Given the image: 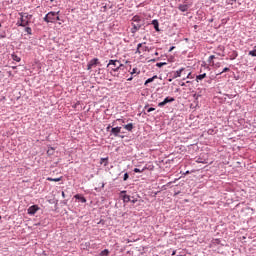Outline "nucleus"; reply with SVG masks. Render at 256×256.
<instances>
[{
  "label": "nucleus",
  "mask_w": 256,
  "mask_h": 256,
  "mask_svg": "<svg viewBox=\"0 0 256 256\" xmlns=\"http://www.w3.org/2000/svg\"><path fill=\"white\" fill-rule=\"evenodd\" d=\"M31 19H33V15L27 12L20 13V27H29Z\"/></svg>",
  "instance_id": "1"
},
{
  "label": "nucleus",
  "mask_w": 256,
  "mask_h": 256,
  "mask_svg": "<svg viewBox=\"0 0 256 256\" xmlns=\"http://www.w3.org/2000/svg\"><path fill=\"white\" fill-rule=\"evenodd\" d=\"M108 69H111V71L117 72L122 67H125L119 60H109V63L107 64Z\"/></svg>",
  "instance_id": "2"
},
{
  "label": "nucleus",
  "mask_w": 256,
  "mask_h": 256,
  "mask_svg": "<svg viewBox=\"0 0 256 256\" xmlns=\"http://www.w3.org/2000/svg\"><path fill=\"white\" fill-rule=\"evenodd\" d=\"M59 15V12H49L45 17L44 21L46 23H55V17Z\"/></svg>",
  "instance_id": "3"
},
{
  "label": "nucleus",
  "mask_w": 256,
  "mask_h": 256,
  "mask_svg": "<svg viewBox=\"0 0 256 256\" xmlns=\"http://www.w3.org/2000/svg\"><path fill=\"white\" fill-rule=\"evenodd\" d=\"M97 65H99V59L93 58L92 60L89 61L87 65L88 71H91V69H93V67H97Z\"/></svg>",
  "instance_id": "4"
},
{
  "label": "nucleus",
  "mask_w": 256,
  "mask_h": 256,
  "mask_svg": "<svg viewBox=\"0 0 256 256\" xmlns=\"http://www.w3.org/2000/svg\"><path fill=\"white\" fill-rule=\"evenodd\" d=\"M173 101H175V98L166 97L164 101L158 103V107H165L167 103H173Z\"/></svg>",
  "instance_id": "5"
},
{
  "label": "nucleus",
  "mask_w": 256,
  "mask_h": 256,
  "mask_svg": "<svg viewBox=\"0 0 256 256\" xmlns=\"http://www.w3.org/2000/svg\"><path fill=\"white\" fill-rule=\"evenodd\" d=\"M39 211V206L37 205H32L28 208V215H35Z\"/></svg>",
  "instance_id": "6"
},
{
  "label": "nucleus",
  "mask_w": 256,
  "mask_h": 256,
  "mask_svg": "<svg viewBox=\"0 0 256 256\" xmlns=\"http://www.w3.org/2000/svg\"><path fill=\"white\" fill-rule=\"evenodd\" d=\"M142 51H147V46H143V44L139 43L137 45V50L136 53H138L139 55H141Z\"/></svg>",
  "instance_id": "7"
},
{
  "label": "nucleus",
  "mask_w": 256,
  "mask_h": 256,
  "mask_svg": "<svg viewBox=\"0 0 256 256\" xmlns=\"http://www.w3.org/2000/svg\"><path fill=\"white\" fill-rule=\"evenodd\" d=\"M111 133L114 135V137H119V133H121V127L112 128Z\"/></svg>",
  "instance_id": "8"
},
{
  "label": "nucleus",
  "mask_w": 256,
  "mask_h": 256,
  "mask_svg": "<svg viewBox=\"0 0 256 256\" xmlns=\"http://www.w3.org/2000/svg\"><path fill=\"white\" fill-rule=\"evenodd\" d=\"M125 193H127V191H122L121 192V195H123L122 196L123 197V201H124V203H129V201H131V196H129V195L125 194Z\"/></svg>",
  "instance_id": "9"
},
{
  "label": "nucleus",
  "mask_w": 256,
  "mask_h": 256,
  "mask_svg": "<svg viewBox=\"0 0 256 256\" xmlns=\"http://www.w3.org/2000/svg\"><path fill=\"white\" fill-rule=\"evenodd\" d=\"M183 72H185V68H181L174 72V79H177L183 75Z\"/></svg>",
  "instance_id": "10"
},
{
  "label": "nucleus",
  "mask_w": 256,
  "mask_h": 256,
  "mask_svg": "<svg viewBox=\"0 0 256 256\" xmlns=\"http://www.w3.org/2000/svg\"><path fill=\"white\" fill-rule=\"evenodd\" d=\"M179 11H182V13H185L186 11H189V5L187 4H181L179 7H178Z\"/></svg>",
  "instance_id": "11"
},
{
  "label": "nucleus",
  "mask_w": 256,
  "mask_h": 256,
  "mask_svg": "<svg viewBox=\"0 0 256 256\" xmlns=\"http://www.w3.org/2000/svg\"><path fill=\"white\" fill-rule=\"evenodd\" d=\"M74 198L77 199L78 201H81V203H87V199L81 196L80 194H76Z\"/></svg>",
  "instance_id": "12"
},
{
  "label": "nucleus",
  "mask_w": 256,
  "mask_h": 256,
  "mask_svg": "<svg viewBox=\"0 0 256 256\" xmlns=\"http://www.w3.org/2000/svg\"><path fill=\"white\" fill-rule=\"evenodd\" d=\"M205 77H207V73L197 75L196 76V83H199V81H203V79H205Z\"/></svg>",
  "instance_id": "13"
},
{
  "label": "nucleus",
  "mask_w": 256,
  "mask_h": 256,
  "mask_svg": "<svg viewBox=\"0 0 256 256\" xmlns=\"http://www.w3.org/2000/svg\"><path fill=\"white\" fill-rule=\"evenodd\" d=\"M132 33H136V31H139L141 29V25L132 23Z\"/></svg>",
  "instance_id": "14"
},
{
  "label": "nucleus",
  "mask_w": 256,
  "mask_h": 256,
  "mask_svg": "<svg viewBox=\"0 0 256 256\" xmlns=\"http://www.w3.org/2000/svg\"><path fill=\"white\" fill-rule=\"evenodd\" d=\"M11 58L13 61H16L17 63H19L21 61V57L17 56V54L13 53L11 55Z\"/></svg>",
  "instance_id": "15"
},
{
  "label": "nucleus",
  "mask_w": 256,
  "mask_h": 256,
  "mask_svg": "<svg viewBox=\"0 0 256 256\" xmlns=\"http://www.w3.org/2000/svg\"><path fill=\"white\" fill-rule=\"evenodd\" d=\"M155 79H157V75L153 76L152 78H148L144 85H149V83H153V81H155Z\"/></svg>",
  "instance_id": "16"
},
{
  "label": "nucleus",
  "mask_w": 256,
  "mask_h": 256,
  "mask_svg": "<svg viewBox=\"0 0 256 256\" xmlns=\"http://www.w3.org/2000/svg\"><path fill=\"white\" fill-rule=\"evenodd\" d=\"M124 129H126V131H133V123L124 125Z\"/></svg>",
  "instance_id": "17"
},
{
  "label": "nucleus",
  "mask_w": 256,
  "mask_h": 256,
  "mask_svg": "<svg viewBox=\"0 0 256 256\" xmlns=\"http://www.w3.org/2000/svg\"><path fill=\"white\" fill-rule=\"evenodd\" d=\"M152 25H154L155 31H159V21L153 20Z\"/></svg>",
  "instance_id": "18"
},
{
  "label": "nucleus",
  "mask_w": 256,
  "mask_h": 256,
  "mask_svg": "<svg viewBox=\"0 0 256 256\" xmlns=\"http://www.w3.org/2000/svg\"><path fill=\"white\" fill-rule=\"evenodd\" d=\"M55 154V148L53 147H50L47 151V155L51 156V155H54Z\"/></svg>",
  "instance_id": "19"
},
{
  "label": "nucleus",
  "mask_w": 256,
  "mask_h": 256,
  "mask_svg": "<svg viewBox=\"0 0 256 256\" xmlns=\"http://www.w3.org/2000/svg\"><path fill=\"white\" fill-rule=\"evenodd\" d=\"M25 32H26L28 35H33V30H32L31 27H29V26H26Z\"/></svg>",
  "instance_id": "20"
},
{
  "label": "nucleus",
  "mask_w": 256,
  "mask_h": 256,
  "mask_svg": "<svg viewBox=\"0 0 256 256\" xmlns=\"http://www.w3.org/2000/svg\"><path fill=\"white\" fill-rule=\"evenodd\" d=\"M47 181H54L55 183H58V181H61V177H60V178H51V177H48V178H47Z\"/></svg>",
  "instance_id": "21"
},
{
  "label": "nucleus",
  "mask_w": 256,
  "mask_h": 256,
  "mask_svg": "<svg viewBox=\"0 0 256 256\" xmlns=\"http://www.w3.org/2000/svg\"><path fill=\"white\" fill-rule=\"evenodd\" d=\"M185 79H193V77H191V71L188 70V73L186 74V77L183 78V81H185Z\"/></svg>",
  "instance_id": "22"
},
{
  "label": "nucleus",
  "mask_w": 256,
  "mask_h": 256,
  "mask_svg": "<svg viewBox=\"0 0 256 256\" xmlns=\"http://www.w3.org/2000/svg\"><path fill=\"white\" fill-rule=\"evenodd\" d=\"M248 55L251 57H256V49L249 51Z\"/></svg>",
  "instance_id": "23"
},
{
  "label": "nucleus",
  "mask_w": 256,
  "mask_h": 256,
  "mask_svg": "<svg viewBox=\"0 0 256 256\" xmlns=\"http://www.w3.org/2000/svg\"><path fill=\"white\" fill-rule=\"evenodd\" d=\"M101 256H107L109 255V250L105 249L100 253Z\"/></svg>",
  "instance_id": "24"
},
{
  "label": "nucleus",
  "mask_w": 256,
  "mask_h": 256,
  "mask_svg": "<svg viewBox=\"0 0 256 256\" xmlns=\"http://www.w3.org/2000/svg\"><path fill=\"white\" fill-rule=\"evenodd\" d=\"M143 171H145V168H143L142 170L139 168H134V173H143Z\"/></svg>",
  "instance_id": "25"
},
{
  "label": "nucleus",
  "mask_w": 256,
  "mask_h": 256,
  "mask_svg": "<svg viewBox=\"0 0 256 256\" xmlns=\"http://www.w3.org/2000/svg\"><path fill=\"white\" fill-rule=\"evenodd\" d=\"M227 5H233V3H237V0H227Z\"/></svg>",
  "instance_id": "26"
},
{
  "label": "nucleus",
  "mask_w": 256,
  "mask_h": 256,
  "mask_svg": "<svg viewBox=\"0 0 256 256\" xmlns=\"http://www.w3.org/2000/svg\"><path fill=\"white\" fill-rule=\"evenodd\" d=\"M165 65H167V62H160L156 64V67H163Z\"/></svg>",
  "instance_id": "27"
},
{
  "label": "nucleus",
  "mask_w": 256,
  "mask_h": 256,
  "mask_svg": "<svg viewBox=\"0 0 256 256\" xmlns=\"http://www.w3.org/2000/svg\"><path fill=\"white\" fill-rule=\"evenodd\" d=\"M227 71H230V69L226 67L222 70V72L218 73L217 75H223V73H227Z\"/></svg>",
  "instance_id": "28"
},
{
  "label": "nucleus",
  "mask_w": 256,
  "mask_h": 256,
  "mask_svg": "<svg viewBox=\"0 0 256 256\" xmlns=\"http://www.w3.org/2000/svg\"><path fill=\"white\" fill-rule=\"evenodd\" d=\"M132 21L139 22V21H141V19L139 18V16H134L132 18Z\"/></svg>",
  "instance_id": "29"
},
{
  "label": "nucleus",
  "mask_w": 256,
  "mask_h": 256,
  "mask_svg": "<svg viewBox=\"0 0 256 256\" xmlns=\"http://www.w3.org/2000/svg\"><path fill=\"white\" fill-rule=\"evenodd\" d=\"M213 59H215V55H211L208 59L209 63H212Z\"/></svg>",
  "instance_id": "30"
},
{
  "label": "nucleus",
  "mask_w": 256,
  "mask_h": 256,
  "mask_svg": "<svg viewBox=\"0 0 256 256\" xmlns=\"http://www.w3.org/2000/svg\"><path fill=\"white\" fill-rule=\"evenodd\" d=\"M187 73H189V70H187V68H185V71L182 72V75H184V77H187Z\"/></svg>",
  "instance_id": "31"
},
{
  "label": "nucleus",
  "mask_w": 256,
  "mask_h": 256,
  "mask_svg": "<svg viewBox=\"0 0 256 256\" xmlns=\"http://www.w3.org/2000/svg\"><path fill=\"white\" fill-rule=\"evenodd\" d=\"M123 179H124V181H127V179H129V174H128V173H125Z\"/></svg>",
  "instance_id": "32"
},
{
  "label": "nucleus",
  "mask_w": 256,
  "mask_h": 256,
  "mask_svg": "<svg viewBox=\"0 0 256 256\" xmlns=\"http://www.w3.org/2000/svg\"><path fill=\"white\" fill-rule=\"evenodd\" d=\"M151 111H155V108H148L147 113H151Z\"/></svg>",
  "instance_id": "33"
},
{
  "label": "nucleus",
  "mask_w": 256,
  "mask_h": 256,
  "mask_svg": "<svg viewBox=\"0 0 256 256\" xmlns=\"http://www.w3.org/2000/svg\"><path fill=\"white\" fill-rule=\"evenodd\" d=\"M111 129V125H109L106 130L109 131Z\"/></svg>",
  "instance_id": "34"
},
{
  "label": "nucleus",
  "mask_w": 256,
  "mask_h": 256,
  "mask_svg": "<svg viewBox=\"0 0 256 256\" xmlns=\"http://www.w3.org/2000/svg\"><path fill=\"white\" fill-rule=\"evenodd\" d=\"M61 20V18H59V16H57L56 17V21H60Z\"/></svg>",
  "instance_id": "35"
},
{
  "label": "nucleus",
  "mask_w": 256,
  "mask_h": 256,
  "mask_svg": "<svg viewBox=\"0 0 256 256\" xmlns=\"http://www.w3.org/2000/svg\"><path fill=\"white\" fill-rule=\"evenodd\" d=\"M135 71H137V69L134 68L133 71L131 72V74L133 75V73H135Z\"/></svg>",
  "instance_id": "36"
},
{
  "label": "nucleus",
  "mask_w": 256,
  "mask_h": 256,
  "mask_svg": "<svg viewBox=\"0 0 256 256\" xmlns=\"http://www.w3.org/2000/svg\"><path fill=\"white\" fill-rule=\"evenodd\" d=\"M62 197L63 199H65V192H62Z\"/></svg>",
  "instance_id": "37"
},
{
  "label": "nucleus",
  "mask_w": 256,
  "mask_h": 256,
  "mask_svg": "<svg viewBox=\"0 0 256 256\" xmlns=\"http://www.w3.org/2000/svg\"><path fill=\"white\" fill-rule=\"evenodd\" d=\"M175 49V47H172L171 49H170V51H173Z\"/></svg>",
  "instance_id": "38"
},
{
  "label": "nucleus",
  "mask_w": 256,
  "mask_h": 256,
  "mask_svg": "<svg viewBox=\"0 0 256 256\" xmlns=\"http://www.w3.org/2000/svg\"><path fill=\"white\" fill-rule=\"evenodd\" d=\"M133 78H129L128 81H131Z\"/></svg>",
  "instance_id": "39"
},
{
  "label": "nucleus",
  "mask_w": 256,
  "mask_h": 256,
  "mask_svg": "<svg viewBox=\"0 0 256 256\" xmlns=\"http://www.w3.org/2000/svg\"><path fill=\"white\" fill-rule=\"evenodd\" d=\"M135 202H136V200H133V201H132V203H135Z\"/></svg>",
  "instance_id": "40"
},
{
  "label": "nucleus",
  "mask_w": 256,
  "mask_h": 256,
  "mask_svg": "<svg viewBox=\"0 0 256 256\" xmlns=\"http://www.w3.org/2000/svg\"><path fill=\"white\" fill-rule=\"evenodd\" d=\"M216 241V243H219V240H215Z\"/></svg>",
  "instance_id": "41"
},
{
  "label": "nucleus",
  "mask_w": 256,
  "mask_h": 256,
  "mask_svg": "<svg viewBox=\"0 0 256 256\" xmlns=\"http://www.w3.org/2000/svg\"><path fill=\"white\" fill-rule=\"evenodd\" d=\"M116 121H121V119H117Z\"/></svg>",
  "instance_id": "42"
},
{
  "label": "nucleus",
  "mask_w": 256,
  "mask_h": 256,
  "mask_svg": "<svg viewBox=\"0 0 256 256\" xmlns=\"http://www.w3.org/2000/svg\"><path fill=\"white\" fill-rule=\"evenodd\" d=\"M172 255H175V252H173Z\"/></svg>",
  "instance_id": "43"
},
{
  "label": "nucleus",
  "mask_w": 256,
  "mask_h": 256,
  "mask_svg": "<svg viewBox=\"0 0 256 256\" xmlns=\"http://www.w3.org/2000/svg\"><path fill=\"white\" fill-rule=\"evenodd\" d=\"M0 27H1V24H0Z\"/></svg>",
  "instance_id": "44"
},
{
  "label": "nucleus",
  "mask_w": 256,
  "mask_h": 256,
  "mask_svg": "<svg viewBox=\"0 0 256 256\" xmlns=\"http://www.w3.org/2000/svg\"><path fill=\"white\" fill-rule=\"evenodd\" d=\"M0 219H1V216H0Z\"/></svg>",
  "instance_id": "45"
}]
</instances>
